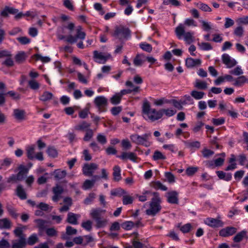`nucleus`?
Here are the masks:
<instances>
[{"label":"nucleus","instance_id":"obj_18","mask_svg":"<svg viewBox=\"0 0 248 248\" xmlns=\"http://www.w3.org/2000/svg\"><path fill=\"white\" fill-rule=\"evenodd\" d=\"M13 116L17 120H24L26 117V111L24 109L19 108L15 109L13 111Z\"/></svg>","mask_w":248,"mask_h":248},{"label":"nucleus","instance_id":"obj_60","mask_svg":"<svg viewBox=\"0 0 248 248\" xmlns=\"http://www.w3.org/2000/svg\"><path fill=\"white\" fill-rule=\"evenodd\" d=\"M93 136V132L92 129H88L86 131L85 135L83 138V140L85 141H89Z\"/></svg>","mask_w":248,"mask_h":248},{"label":"nucleus","instance_id":"obj_32","mask_svg":"<svg viewBox=\"0 0 248 248\" xmlns=\"http://www.w3.org/2000/svg\"><path fill=\"white\" fill-rule=\"evenodd\" d=\"M66 171L64 170H61L60 169L55 170L53 172L55 179L60 180L64 178L66 175Z\"/></svg>","mask_w":248,"mask_h":248},{"label":"nucleus","instance_id":"obj_17","mask_svg":"<svg viewBox=\"0 0 248 248\" xmlns=\"http://www.w3.org/2000/svg\"><path fill=\"white\" fill-rule=\"evenodd\" d=\"M18 10L12 7L5 6L0 12V16L3 17L8 16L9 14L15 15L18 13Z\"/></svg>","mask_w":248,"mask_h":248},{"label":"nucleus","instance_id":"obj_42","mask_svg":"<svg viewBox=\"0 0 248 248\" xmlns=\"http://www.w3.org/2000/svg\"><path fill=\"white\" fill-rule=\"evenodd\" d=\"M122 97V96L119 93H116L110 98V102L113 105L118 104L120 103Z\"/></svg>","mask_w":248,"mask_h":248},{"label":"nucleus","instance_id":"obj_19","mask_svg":"<svg viewBox=\"0 0 248 248\" xmlns=\"http://www.w3.org/2000/svg\"><path fill=\"white\" fill-rule=\"evenodd\" d=\"M77 230L71 226H68L66 228L65 233H63L62 234L61 238L63 240H68L69 235H75L77 233Z\"/></svg>","mask_w":248,"mask_h":248},{"label":"nucleus","instance_id":"obj_28","mask_svg":"<svg viewBox=\"0 0 248 248\" xmlns=\"http://www.w3.org/2000/svg\"><path fill=\"white\" fill-rule=\"evenodd\" d=\"M12 227L11 221L7 218L0 219V229H10Z\"/></svg>","mask_w":248,"mask_h":248},{"label":"nucleus","instance_id":"obj_7","mask_svg":"<svg viewBox=\"0 0 248 248\" xmlns=\"http://www.w3.org/2000/svg\"><path fill=\"white\" fill-rule=\"evenodd\" d=\"M130 33V31L128 28L123 26H120L115 28L113 35L120 40H122L129 37Z\"/></svg>","mask_w":248,"mask_h":248},{"label":"nucleus","instance_id":"obj_9","mask_svg":"<svg viewBox=\"0 0 248 248\" xmlns=\"http://www.w3.org/2000/svg\"><path fill=\"white\" fill-rule=\"evenodd\" d=\"M95 62L99 63H105L111 57L110 54L94 50L93 52Z\"/></svg>","mask_w":248,"mask_h":248},{"label":"nucleus","instance_id":"obj_49","mask_svg":"<svg viewBox=\"0 0 248 248\" xmlns=\"http://www.w3.org/2000/svg\"><path fill=\"white\" fill-rule=\"evenodd\" d=\"M191 95L195 99L199 100L203 97L204 95V93L202 92L193 91L191 93Z\"/></svg>","mask_w":248,"mask_h":248},{"label":"nucleus","instance_id":"obj_1","mask_svg":"<svg viewBox=\"0 0 248 248\" xmlns=\"http://www.w3.org/2000/svg\"><path fill=\"white\" fill-rule=\"evenodd\" d=\"M152 195L153 197L149 202V207L145 211L146 214L150 216H155L160 212L162 209L161 199L159 193L154 192Z\"/></svg>","mask_w":248,"mask_h":248},{"label":"nucleus","instance_id":"obj_26","mask_svg":"<svg viewBox=\"0 0 248 248\" xmlns=\"http://www.w3.org/2000/svg\"><path fill=\"white\" fill-rule=\"evenodd\" d=\"M218 177L220 179L226 181H230L232 178V175L231 173H226L223 171L219 170L216 172Z\"/></svg>","mask_w":248,"mask_h":248},{"label":"nucleus","instance_id":"obj_46","mask_svg":"<svg viewBox=\"0 0 248 248\" xmlns=\"http://www.w3.org/2000/svg\"><path fill=\"white\" fill-rule=\"evenodd\" d=\"M126 194V191L122 188H117L111 191V194L113 196L123 197Z\"/></svg>","mask_w":248,"mask_h":248},{"label":"nucleus","instance_id":"obj_3","mask_svg":"<svg viewBox=\"0 0 248 248\" xmlns=\"http://www.w3.org/2000/svg\"><path fill=\"white\" fill-rule=\"evenodd\" d=\"M175 34L179 39H181L183 37L186 43L190 44L194 41V32L185 31V27L183 24H179L175 30Z\"/></svg>","mask_w":248,"mask_h":248},{"label":"nucleus","instance_id":"obj_14","mask_svg":"<svg viewBox=\"0 0 248 248\" xmlns=\"http://www.w3.org/2000/svg\"><path fill=\"white\" fill-rule=\"evenodd\" d=\"M237 231V229L233 227H227L220 230L219 232L220 236L224 237L232 236Z\"/></svg>","mask_w":248,"mask_h":248},{"label":"nucleus","instance_id":"obj_59","mask_svg":"<svg viewBox=\"0 0 248 248\" xmlns=\"http://www.w3.org/2000/svg\"><path fill=\"white\" fill-rule=\"evenodd\" d=\"M81 227L88 231H90L92 228V222L90 220H87L81 223Z\"/></svg>","mask_w":248,"mask_h":248},{"label":"nucleus","instance_id":"obj_55","mask_svg":"<svg viewBox=\"0 0 248 248\" xmlns=\"http://www.w3.org/2000/svg\"><path fill=\"white\" fill-rule=\"evenodd\" d=\"M140 46L142 50L148 52H151L153 49L152 46L146 43L140 44Z\"/></svg>","mask_w":248,"mask_h":248},{"label":"nucleus","instance_id":"obj_45","mask_svg":"<svg viewBox=\"0 0 248 248\" xmlns=\"http://www.w3.org/2000/svg\"><path fill=\"white\" fill-rule=\"evenodd\" d=\"M48 156L52 158H55L58 156L57 150L53 147H48L46 150Z\"/></svg>","mask_w":248,"mask_h":248},{"label":"nucleus","instance_id":"obj_6","mask_svg":"<svg viewBox=\"0 0 248 248\" xmlns=\"http://www.w3.org/2000/svg\"><path fill=\"white\" fill-rule=\"evenodd\" d=\"M151 137V133H145L142 136L138 134H133L130 136L131 141L138 145H142L145 147H149L151 145L149 139Z\"/></svg>","mask_w":248,"mask_h":248},{"label":"nucleus","instance_id":"obj_57","mask_svg":"<svg viewBox=\"0 0 248 248\" xmlns=\"http://www.w3.org/2000/svg\"><path fill=\"white\" fill-rule=\"evenodd\" d=\"M95 197V194L94 193H91L89 196L84 200V203L86 205L90 204Z\"/></svg>","mask_w":248,"mask_h":248},{"label":"nucleus","instance_id":"obj_21","mask_svg":"<svg viewBox=\"0 0 248 248\" xmlns=\"http://www.w3.org/2000/svg\"><path fill=\"white\" fill-rule=\"evenodd\" d=\"M27 245L25 238H21L12 242L11 248H24Z\"/></svg>","mask_w":248,"mask_h":248},{"label":"nucleus","instance_id":"obj_44","mask_svg":"<svg viewBox=\"0 0 248 248\" xmlns=\"http://www.w3.org/2000/svg\"><path fill=\"white\" fill-rule=\"evenodd\" d=\"M34 146H31L27 148V155L28 158L32 160L34 158Z\"/></svg>","mask_w":248,"mask_h":248},{"label":"nucleus","instance_id":"obj_62","mask_svg":"<svg viewBox=\"0 0 248 248\" xmlns=\"http://www.w3.org/2000/svg\"><path fill=\"white\" fill-rule=\"evenodd\" d=\"M22 180V177H20L19 176H18V174H17L16 175L13 174L8 178L7 182L8 183H16L18 181H21Z\"/></svg>","mask_w":248,"mask_h":248},{"label":"nucleus","instance_id":"obj_37","mask_svg":"<svg viewBox=\"0 0 248 248\" xmlns=\"http://www.w3.org/2000/svg\"><path fill=\"white\" fill-rule=\"evenodd\" d=\"M95 182V179L86 180L83 183L82 187L84 190L91 189L93 186Z\"/></svg>","mask_w":248,"mask_h":248},{"label":"nucleus","instance_id":"obj_12","mask_svg":"<svg viewBox=\"0 0 248 248\" xmlns=\"http://www.w3.org/2000/svg\"><path fill=\"white\" fill-rule=\"evenodd\" d=\"M205 223L212 228H218L222 227L224 223L219 218H214L208 217L205 220Z\"/></svg>","mask_w":248,"mask_h":248},{"label":"nucleus","instance_id":"obj_50","mask_svg":"<svg viewBox=\"0 0 248 248\" xmlns=\"http://www.w3.org/2000/svg\"><path fill=\"white\" fill-rule=\"evenodd\" d=\"M196 5L201 10L204 12H211V8L206 4L199 2L196 4Z\"/></svg>","mask_w":248,"mask_h":248},{"label":"nucleus","instance_id":"obj_25","mask_svg":"<svg viewBox=\"0 0 248 248\" xmlns=\"http://www.w3.org/2000/svg\"><path fill=\"white\" fill-rule=\"evenodd\" d=\"M185 146L191 149H198L201 146V143L198 141H191L190 140L184 141Z\"/></svg>","mask_w":248,"mask_h":248},{"label":"nucleus","instance_id":"obj_51","mask_svg":"<svg viewBox=\"0 0 248 248\" xmlns=\"http://www.w3.org/2000/svg\"><path fill=\"white\" fill-rule=\"evenodd\" d=\"M12 160L10 158H5L4 159L1 163L0 166V169H6L8 168L10 165L11 164Z\"/></svg>","mask_w":248,"mask_h":248},{"label":"nucleus","instance_id":"obj_27","mask_svg":"<svg viewBox=\"0 0 248 248\" xmlns=\"http://www.w3.org/2000/svg\"><path fill=\"white\" fill-rule=\"evenodd\" d=\"M113 180L115 181L118 182L122 179L121 175V169L119 166L116 165L113 169Z\"/></svg>","mask_w":248,"mask_h":248},{"label":"nucleus","instance_id":"obj_24","mask_svg":"<svg viewBox=\"0 0 248 248\" xmlns=\"http://www.w3.org/2000/svg\"><path fill=\"white\" fill-rule=\"evenodd\" d=\"M80 216L78 214H76L72 212H69L67 215V221L71 224L77 225L78 224V218Z\"/></svg>","mask_w":248,"mask_h":248},{"label":"nucleus","instance_id":"obj_53","mask_svg":"<svg viewBox=\"0 0 248 248\" xmlns=\"http://www.w3.org/2000/svg\"><path fill=\"white\" fill-rule=\"evenodd\" d=\"M132 243V246H126L124 248H143V244L138 241L134 240Z\"/></svg>","mask_w":248,"mask_h":248},{"label":"nucleus","instance_id":"obj_56","mask_svg":"<svg viewBox=\"0 0 248 248\" xmlns=\"http://www.w3.org/2000/svg\"><path fill=\"white\" fill-rule=\"evenodd\" d=\"M30 87L34 90H38L40 87L39 83L35 80H31L28 82Z\"/></svg>","mask_w":248,"mask_h":248},{"label":"nucleus","instance_id":"obj_4","mask_svg":"<svg viewBox=\"0 0 248 248\" xmlns=\"http://www.w3.org/2000/svg\"><path fill=\"white\" fill-rule=\"evenodd\" d=\"M142 111L152 122L160 119L163 116L161 110L157 111L155 108H151L149 103L147 101L144 102L143 104Z\"/></svg>","mask_w":248,"mask_h":248},{"label":"nucleus","instance_id":"obj_2","mask_svg":"<svg viewBox=\"0 0 248 248\" xmlns=\"http://www.w3.org/2000/svg\"><path fill=\"white\" fill-rule=\"evenodd\" d=\"M106 212L105 210L101 209L100 208H93L91 210L90 215L95 221V225L97 228H103L107 225L108 219L101 217V215L105 214Z\"/></svg>","mask_w":248,"mask_h":248},{"label":"nucleus","instance_id":"obj_31","mask_svg":"<svg viewBox=\"0 0 248 248\" xmlns=\"http://www.w3.org/2000/svg\"><path fill=\"white\" fill-rule=\"evenodd\" d=\"M150 185L151 186L155 189H160L162 191H167L168 189L167 187L164 185L160 181L152 182Z\"/></svg>","mask_w":248,"mask_h":248},{"label":"nucleus","instance_id":"obj_61","mask_svg":"<svg viewBox=\"0 0 248 248\" xmlns=\"http://www.w3.org/2000/svg\"><path fill=\"white\" fill-rule=\"evenodd\" d=\"M34 222L36 223L37 227L41 230H43L45 228V224L46 221L42 219H35Z\"/></svg>","mask_w":248,"mask_h":248},{"label":"nucleus","instance_id":"obj_63","mask_svg":"<svg viewBox=\"0 0 248 248\" xmlns=\"http://www.w3.org/2000/svg\"><path fill=\"white\" fill-rule=\"evenodd\" d=\"M96 140L98 142L102 145L105 144L107 142L106 136L101 134H98L97 135Z\"/></svg>","mask_w":248,"mask_h":248},{"label":"nucleus","instance_id":"obj_15","mask_svg":"<svg viewBox=\"0 0 248 248\" xmlns=\"http://www.w3.org/2000/svg\"><path fill=\"white\" fill-rule=\"evenodd\" d=\"M52 192L54 194L52 197V200L55 202H57L61 198V195L63 192V188L62 186L57 185L53 187Z\"/></svg>","mask_w":248,"mask_h":248},{"label":"nucleus","instance_id":"obj_16","mask_svg":"<svg viewBox=\"0 0 248 248\" xmlns=\"http://www.w3.org/2000/svg\"><path fill=\"white\" fill-rule=\"evenodd\" d=\"M167 202L171 204H178L179 202L178 193L176 191H171L167 193Z\"/></svg>","mask_w":248,"mask_h":248},{"label":"nucleus","instance_id":"obj_64","mask_svg":"<svg viewBox=\"0 0 248 248\" xmlns=\"http://www.w3.org/2000/svg\"><path fill=\"white\" fill-rule=\"evenodd\" d=\"M46 234L50 237L55 236L57 235V231L54 228H50L46 229Z\"/></svg>","mask_w":248,"mask_h":248},{"label":"nucleus","instance_id":"obj_10","mask_svg":"<svg viewBox=\"0 0 248 248\" xmlns=\"http://www.w3.org/2000/svg\"><path fill=\"white\" fill-rule=\"evenodd\" d=\"M98 168V165L94 163H86L82 167L83 174L87 176H93L94 171Z\"/></svg>","mask_w":248,"mask_h":248},{"label":"nucleus","instance_id":"obj_22","mask_svg":"<svg viewBox=\"0 0 248 248\" xmlns=\"http://www.w3.org/2000/svg\"><path fill=\"white\" fill-rule=\"evenodd\" d=\"M28 56L24 51H19L15 56V59L16 63L18 64L23 63L27 58Z\"/></svg>","mask_w":248,"mask_h":248},{"label":"nucleus","instance_id":"obj_58","mask_svg":"<svg viewBox=\"0 0 248 248\" xmlns=\"http://www.w3.org/2000/svg\"><path fill=\"white\" fill-rule=\"evenodd\" d=\"M229 73L235 76H240L243 74V71L240 66H237L233 70L230 71Z\"/></svg>","mask_w":248,"mask_h":248},{"label":"nucleus","instance_id":"obj_33","mask_svg":"<svg viewBox=\"0 0 248 248\" xmlns=\"http://www.w3.org/2000/svg\"><path fill=\"white\" fill-rule=\"evenodd\" d=\"M27 228L26 226L21 225L20 227H16L14 231V233L16 236L18 237L19 239L21 238H25L24 235L23 234L24 230Z\"/></svg>","mask_w":248,"mask_h":248},{"label":"nucleus","instance_id":"obj_13","mask_svg":"<svg viewBox=\"0 0 248 248\" xmlns=\"http://www.w3.org/2000/svg\"><path fill=\"white\" fill-rule=\"evenodd\" d=\"M221 59L222 62L228 68H231L237 64V62L234 59H232L228 54H223Z\"/></svg>","mask_w":248,"mask_h":248},{"label":"nucleus","instance_id":"obj_5","mask_svg":"<svg viewBox=\"0 0 248 248\" xmlns=\"http://www.w3.org/2000/svg\"><path fill=\"white\" fill-rule=\"evenodd\" d=\"M86 33L82 31V27L79 26L76 29V35L75 36H74L72 35H69L66 37L64 35H59L58 38L60 40H62L64 38H66V41L67 42H68L70 44H73L76 43L78 39H80L81 40H84L86 37Z\"/></svg>","mask_w":248,"mask_h":248},{"label":"nucleus","instance_id":"obj_41","mask_svg":"<svg viewBox=\"0 0 248 248\" xmlns=\"http://www.w3.org/2000/svg\"><path fill=\"white\" fill-rule=\"evenodd\" d=\"M18 170L19 172L17 174L23 179L24 176L28 173L29 169L26 166L21 165L18 167Z\"/></svg>","mask_w":248,"mask_h":248},{"label":"nucleus","instance_id":"obj_40","mask_svg":"<svg viewBox=\"0 0 248 248\" xmlns=\"http://www.w3.org/2000/svg\"><path fill=\"white\" fill-rule=\"evenodd\" d=\"M166 156L163 155L161 152L156 150L155 151L153 155V159L155 161L158 160H165L166 159Z\"/></svg>","mask_w":248,"mask_h":248},{"label":"nucleus","instance_id":"obj_11","mask_svg":"<svg viewBox=\"0 0 248 248\" xmlns=\"http://www.w3.org/2000/svg\"><path fill=\"white\" fill-rule=\"evenodd\" d=\"M125 85L127 87H131L132 89H124L121 90L119 93L121 94L122 96H123L124 95L130 94L132 93H136L140 92V87L139 86H134L132 82L131 81H126L125 82Z\"/></svg>","mask_w":248,"mask_h":248},{"label":"nucleus","instance_id":"obj_52","mask_svg":"<svg viewBox=\"0 0 248 248\" xmlns=\"http://www.w3.org/2000/svg\"><path fill=\"white\" fill-rule=\"evenodd\" d=\"M134 223L132 221H125L122 224V228L125 230H130L134 226Z\"/></svg>","mask_w":248,"mask_h":248},{"label":"nucleus","instance_id":"obj_47","mask_svg":"<svg viewBox=\"0 0 248 248\" xmlns=\"http://www.w3.org/2000/svg\"><path fill=\"white\" fill-rule=\"evenodd\" d=\"M12 54L11 53L10 56L5 57L6 59L2 62V65L7 67H12L14 65V61L12 59Z\"/></svg>","mask_w":248,"mask_h":248},{"label":"nucleus","instance_id":"obj_38","mask_svg":"<svg viewBox=\"0 0 248 248\" xmlns=\"http://www.w3.org/2000/svg\"><path fill=\"white\" fill-rule=\"evenodd\" d=\"M134 201V198L128 194L127 192L126 191V194H124L123 195L122 198V202L124 205H128L130 204L133 203Z\"/></svg>","mask_w":248,"mask_h":248},{"label":"nucleus","instance_id":"obj_20","mask_svg":"<svg viewBox=\"0 0 248 248\" xmlns=\"http://www.w3.org/2000/svg\"><path fill=\"white\" fill-rule=\"evenodd\" d=\"M201 64L200 59H194L192 58H187L186 60V65L188 68H192L200 65Z\"/></svg>","mask_w":248,"mask_h":248},{"label":"nucleus","instance_id":"obj_29","mask_svg":"<svg viewBox=\"0 0 248 248\" xmlns=\"http://www.w3.org/2000/svg\"><path fill=\"white\" fill-rule=\"evenodd\" d=\"M91 126L90 124L86 122V121H83L79 124L76 125L74 127L76 130L78 131H87L88 129H90L89 128Z\"/></svg>","mask_w":248,"mask_h":248},{"label":"nucleus","instance_id":"obj_30","mask_svg":"<svg viewBox=\"0 0 248 248\" xmlns=\"http://www.w3.org/2000/svg\"><path fill=\"white\" fill-rule=\"evenodd\" d=\"M145 57L142 54H138L134 59V64L136 66H140L145 62Z\"/></svg>","mask_w":248,"mask_h":248},{"label":"nucleus","instance_id":"obj_54","mask_svg":"<svg viewBox=\"0 0 248 248\" xmlns=\"http://www.w3.org/2000/svg\"><path fill=\"white\" fill-rule=\"evenodd\" d=\"M7 211L9 215L14 218H17L18 217V214L16 212V210L11 206L7 207Z\"/></svg>","mask_w":248,"mask_h":248},{"label":"nucleus","instance_id":"obj_36","mask_svg":"<svg viewBox=\"0 0 248 248\" xmlns=\"http://www.w3.org/2000/svg\"><path fill=\"white\" fill-rule=\"evenodd\" d=\"M17 196L21 200L27 198L26 193L21 185H18L16 190Z\"/></svg>","mask_w":248,"mask_h":248},{"label":"nucleus","instance_id":"obj_35","mask_svg":"<svg viewBox=\"0 0 248 248\" xmlns=\"http://www.w3.org/2000/svg\"><path fill=\"white\" fill-rule=\"evenodd\" d=\"M194 87L199 90H206L207 88V83L204 81L197 79L194 84Z\"/></svg>","mask_w":248,"mask_h":248},{"label":"nucleus","instance_id":"obj_39","mask_svg":"<svg viewBox=\"0 0 248 248\" xmlns=\"http://www.w3.org/2000/svg\"><path fill=\"white\" fill-rule=\"evenodd\" d=\"M53 96V95L51 93L45 91L40 96L39 99L43 102H46L52 99Z\"/></svg>","mask_w":248,"mask_h":248},{"label":"nucleus","instance_id":"obj_23","mask_svg":"<svg viewBox=\"0 0 248 248\" xmlns=\"http://www.w3.org/2000/svg\"><path fill=\"white\" fill-rule=\"evenodd\" d=\"M247 81L246 77L244 76H241L234 78L232 85L237 87H242Z\"/></svg>","mask_w":248,"mask_h":248},{"label":"nucleus","instance_id":"obj_43","mask_svg":"<svg viewBox=\"0 0 248 248\" xmlns=\"http://www.w3.org/2000/svg\"><path fill=\"white\" fill-rule=\"evenodd\" d=\"M177 227L180 229V231L184 233L189 232L192 229V226L190 223H187L182 226L179 224Z\"/></svg>","mask_w":248,"mask_h":248},{"label":"nucleus","instance_id":"obj_48","mask_svg":"<svg viewBox=\"0 0 248 248\" xmlns=\"http://www.w3.org/2000/svg\"><path fill=\"white\" fill-rule=\"evenodd\" d=\"M38 240V238L37 235L36 234H32L28 238L27 241H26V243L28 245L32 246L37 242Z\"/></svg>","mask_w":248,"mask_h":248},{"label":"nucleus","instance_id":"obj_8","mask_svg":"<svg viewBox=\"0 0 248 248\" xmlns=\"http://www.w3.org/2000/svg\"><path fill=\"white\" fill-rule=\"evenodd\" d=\"M94 103L100 112H105L107 111L108 99L105 96H97L94 100Z\"/></svg>","mask_w":248,"mask_h":248},{"label":"nucleus","instance_id":"obj_34","mask_svg":"<svg viewBox=\"0 0 248 248\" xmlns=\"http://www.w3.org/2000/svg\"><path fill=\"white\" fill-rule=\"evenodd\" d=\"M247 232L246 231H242L237 233L233 237V240L234 242L238 243L241 242L245 238H247Z\"/></svg>","mask_w":248,"mask_h":248}]
</instances>
